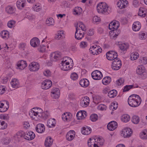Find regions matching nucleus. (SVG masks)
Returning a JSON list of instances; mask_svg holds the SVG:
<instances>
[{"label":"nucleus","instance_id":"obj_1","mask_svg":"<svg viewBox=\"0 0 147 147\" xmlns=\"http://www.w3.org/2000/svg\"><path fill=\"white\" fill-rule=\"evenodd\" d=\"M119 25V22L118 21L116 22L112 21L109 24L108 27L109 29L111 30L109 32L111 38L115 39L118 35L119 33L117 32V29Z\"/></svg>","mask_w":147,"mask_h":147},{"label":"nucleus","instance_id":"obj_2","mask_svg":"<svg viewBox=\"0 0 147 147\" xmlns=\"http://www.w3.org/2000/svg\"><path fill=\"white\" fill-rule=\"evenodd\" d=\"M142 100L140 97L138 95L133 94L130 96L128 100L129 105L132 107H136L141 104Z\"/></svg>","mask_w":147,"mask_h":147},{"label":"nucleus","instance_id":"obj_3","mask_svg":"<svg viewBox=\"0 0 147 147\" xmlns=\"http://www.w3.org/2000/svg\"><path fill=\"white\" fill-rule=\"evenodd\" d=\"M98 12L105 14H108L110 12L107 4L105 3H101L98 4L97 6Z\"/></svg>","mask_w":147,"mask_h":147},{"label":"nucleus","instance_id":"obj_4","mask_svg":"<svg viewBox=\"0 0 147 147\" xmlns=\"http://www.w3.org/2000/svg\"><path fill=\"white\" fill-rule=\"evenodd\" d=\"M42 112V110L39 108H37L36 109L35 108H33L29 112V115L30 117L34 120V118L35 117L41 116V113Z\"/></svg>","mask_w":147,"mask_h":147},{"label":"nucleus","instance_id":"obj_5","mask_svg":"<svg viewBox=\"0 0 147 147\" xmlns=\"http://www.w3.org/2000/svg\"><path fill=\"white\" fill-rule=\"evenodd\" d=\"M122 64L121 60L119 58L114 60L112 63V69L115 70H117L120 69Z\"/></svg>","mask_w":147,"mask_h":147},{"label":"nucleus","instance_id":"obj_6","mask_svg":"<svg viewBox=\"0 0 147 147\" xmlns=\"http://www.w3.org/2000/svg\"><path fill=\"white\" fill-rule=\"evenodd\" d=\"M132 134L131 129L129 128H125L122 131L121 136L124 138H128L130 137Z\"/></svg>","mask_w":147,"mask_h":147},{"label":"nucleus","instance_id":"obj_7","mask_svg":"<svg viewBox=\"0 0 147 147\" xmlns=\"http://www.w3.org/2000/svg\"><path fill=\"white\" fill-rule=\"evenodd\" d=\"M107 58L109 60H113L117 58V53L113 51H109L106 54Z\"/></svg>","mask_w":147,"mask_h":147},{"label":"nucleus","instance_id":"obj_8","mask_svg":"<svg viewBox=\"0 0 147 147\" xmlns=\"http://www.w3.org/2000/svg\"><path fill=\"white\" fill-rule=\"evenodd\" d=\"M92 78L95 80H98L101 79L102 77V73L98 70L93 71L91 74Z\"/></svg>","mask_w":147,"mask_h":147},{"label":"nucleus","instance_id":"obj_9","mask_svg":"<svg viewBox=\"0 0 147 147\" xmlns=\"http://www.w3.org/2000/svg\"><path fill=\"white\" fill-rule=\"evenodd\" d=\"M51 59L55 61L60 60L62 57L61 53L59 52H55L52 53L50 55Z\"/></svg>","mask_w":147,"mask_h":147},{"label":"nucleus","instance_id":"obj_10","mask_svg":"<svg viewBox=\"0 0 147 147\" xmlns=\"http://www.w3.org/2000/svg\"><path fill=\"white\" fill-rule=\"evenodd\" d=\"M136 72L137 74L138 75L141 76L143 75L144 76V78H146V73L145 72V69L143 65H141L138 66Z\"/></svg>","mask_w":147,"mask_h":147},{"label":"nucleus","instance_id":"obj_11","mask_svg":"<svg viewBox=\"0 0 147 147\" xmlns=\"http://www.w3.org/2000/svg\"><path fill=\"white\" fill-rule=\"evenodd\" d=\"M40 65L38 63L35 62H33L30 63L29 66V69L32 71H38Z\"/></svg>","mask_w":147,"mask_h":147},{"label":"nucleus","instance_id":"obj_12","mask_svg":"<svg viewBox=\"0 0 147 147\" xmlns=\"http://www.w3.org/2000/svg\"><path fill=\"white\" fill-rule=\"evenodd\" d=\"M67 60L62 61H61V69L64 71H67L69 70L72 67V65H69V62H66Z\"/></svg>","mask_w":147,"mask_h":147},{"label":"nucleus","instance_id":"obj_13","mask_svg":"<svg viewBox=\"0 0 147 147\" xmlns=\"http://www.w3.org/2000/svg\"><path fill=\"white\" fill-rule=\"evenodd\" d=\"M41 87L42 89L47 90L52 85V82L50 80H46L42 83Z\"/></svg>","mask_w":147,"mask_h":147},{"label":"nucleus","instance_id":"obj_14","mask_svg":"<svg viewBox=\"0 0 147 147\" xmlns=\"http://www.w3.org/2000/svg\"><path fill=\"white\" fill-rule=\"evenodd\" d=\"M60 95V90L57 88H53L51 92V96L54 98H58Z\"/></svg>","mask_w":147,"mask_h":147},{"label":"nucleus","instance_id":"obj_15","mask_svg":"<svg viewBox=\"0 0 147 147\" xmlns=\"http://www.w3.org/2000/svg\"><path fill=\"white\" fill-rule=\"evenodd\" d=\"M76 31L75 37L78 40L81 39L84 36V32H82L78 26H76Z\"/></svg>","mask_w":147,"mask_h":147},{"label":"nucleus","instance_id":"obj_16","mask_svg":"<svg viewBox=\"0 0 147 147\" xmlns=\"http://www.w3.org/2000/svg\"><path fill=\"white\" fill-rule=\"evenodd\" d=\"M117 126V123L114 121L109 122L107 125V127L110 131H113L115 130Z\"/></svg>","mask_w":147,"mask_h":147},{"label":"nucleus","instance_id":"obj_17","mask_svg":"<svg viewBox=\"0 0 147 147\" xmlns=\"http://www.w3.org/2000/svg\"><path fill=\"white\" fill-rule=\"evenodd\" d=\"M36 131L39 133H43L45 130V127L44 124L42 123L38 124L36 127Z\"/></svg>","mask_w":147,"mask_h":147},{"label":"nucleus","instance_id":"obj_18","mask_svg":"<svg viewBox=\"0 0 147 147\" xmlns=\"http://www.w3.org/2000/svg\"><path fill=\"white\" fill-rule=\"evenodd\" d=\"M35 136V134L32 131H30L27 133H25L24 138L26 140H30L33 139Z\"/></svg>","mask_w":147,"mask_h":147},{"label":"nucleus","instance_id":"obj_19","mask_svg":"<svg viewBox=\"0 0 147 147\" xmlns=\"http://www.w3.org/2000/svg\"><path fill=\"white\" fill-rule=\"evenodd\" d=\"M87 113L85 111H80L76 114V117L78 120L83 119L87 116Z\"/></svg>","mask_w":147,"mask_h":147},{"label":"nucleus","instance_id":"obj_20","mask_svg":"<svg viewBox=\"0 0 147 147\" xmlns=\"http://www.w3.org/2000/svg\"><path fill=\"white\" fill-rule=\"evenodd\" d=\"M128 1H124L123 0H121L117 2V5L119 8L122 9L126 7Z\"/></svg>","mask_w":147,"mask_h":147},{"label":"nucleus","instance_id":"obj_21","mask_svg":"<svg viewBox=\"0 0 147 147\" xmlns=\"http://www.w3.org/2000/svg\"><path fill=\"white\" fill-rule=\"evenodd\" d=\"M40 44L39 39L37 38H34L32 39L30 42V44L31 46L33 47L38 46Z\"/></svg>","mask_w":147,"mask_h":147},{"label":"nucleus","instance_id":"obj_22","mask_svg":"<svg viewBox=\"0 0 147 147\" xmlns=\"http://www.w3.org/2000/svg\"><path fill=\"white\" fill-rule=\"evenodd\" d=\"M17 65L19 69L22 70L27 66V64L26 61L21 60L18 62Z\"/></svg>","mask_w":147,"mask_h":147},{"label":"nucleus","instance_id":"obj_23","mask_svg":"<svg viewBox=\"0 0 147 147\" xmlns=\"http://www.w3.org/2000/svg\"><path fill=\"white\" fill-rule=\"evenodd\" d=\"M141 24L138 21H136L134 22L132 28L134 31H137L139 30L141 28Z\"/></svg>","mask_w":147,"mask_h":147},{"label":"nucleus","instance_id":"obj_24","mask_svg":"<svg viewBox=\"0 0 147 147\" xmlns=\"http://www.w3.org/2000/svg\"><path fill=\"white\" fill-rule=\"evenodd\" d=\"M89 99L88 97L86 96L82 98L80 102L81 105L82 107H86L89 103Z\"/></svg>","mask_w":147,"mask_h":147},{"label":"nucleus","instance_id":"obj_25","mask_svg":"<svg viewBox=\"0 0 147 147\" xmlns=\"http://www.w3.org/2000/svg\"><path fill=\"white\" fill-rule=\"evenodd\" d=\"M91 130L90 127L85 126L82 127L81 132L82 134L84 135H88L91 133Z\"/></svg>","mask_w":147,"mask_h":147},{"label":"nucleus","instance_id":"obj_26","mask_svg":"<svg viewBox=\"0 0 147 147\" xmlns=\"http://www.w3.org/2000/svg\"><path fill=\"white\" fill-rule=\"evenodd\" d=\"M41 116L37 117H35L34 118V120L37 121L39 120H40L41 118H42L44 119H46L48 117L49 113L47 111H46L44 112H42L41 113Z\"/></svg>","mask_w":147,"mask_h":147},{"label":"nucleus","instance_id":"obj_27","mask_svg":"<svg viewBox=\"0 0 147 147\" xmlns=\"http://www.w3.org/2000/svg\"><path fill=\"white\" fill-rule=\"evenodd\" d=\"M119 48L123 52L127 50L129 48V46L127 44L122 43L121 42H118Z\"/></svg>","mask_w":147,"mask_h":147},{"label":"nucleus","instance_id":"obj_28","mask_svg":"<svg viewBox=\"0 0 147 147\" xmlns=\"http://www.w3.org/2000/svg\"><path fill=\"white\" fill-rule=\"evenodd\" d=\"M56 123L55 120L54 119H50L47 121V125L50 128L53 127L55 126Z\"/></svg>","mask_w":147,"mask_h":147},{"label":"nucleus","instance_id":"obj_29","mask_svg":"<svg viewBox=\"0 0 147 147\" xmlns=\"http://www.w3.org/2000/svg\"><path fill=\"white\" fill-rule=\"evenodd\" d=\"M53 140L50 137H47L45 141V145L46 147H50L52 145Z\"/></svg>","mask_w":147,"mask_h":147},{"label":"nucleus","instance_id":"obj_30","mask_svg":"<svg viewBox=\"0 0 147 147\" xmlns=\"http://www.w3.org/2000/svg\"><path fill=\"white\" fill-rule=\"evenodd\" d=\"M89 81L86 79H81L80 82V85L82 87H86L89 84Z\"/></svg>","mask_w":147,"mask_h":147},{"label":"nucleus","instance_id":"obj_31","mask_svg":"<svg viewBox=\"0 0 147 147\" xmlns=\"http://www.w3.org/2000/svg\"><path fill=\"white\" fill-rule=\"evenodd\" d=\"M25 1V0H18L16 3L17 7L19 9H21V7H24Z\"/></svg>","mask_w":147,"mask_h":147},{"label":"nucleus","instance_id":"obj_32","mask_svg":"<svg viewBox=\"0 0 147 147\" xmlns=\"http://www.w3.org/2000/svg\"><path fill=\"white\" fill-rule=\"evenodd\" d=\"M25 133L23 131H20L17 132L14 136V137L18 139H20L21 138H24V135Z\"/></svg>","mask_w":147,"mask_h":147},{"label":"nucleus","instance_id":"obj_33","mask_svg":"<svg viewBox=\"0 0 147 147\" xmlns=\"http://www.w3.org/2000/svg\"><path fill=\"white\" fill-rule=\"evenodd\" d=\"M5 10L6 12L9 14H12L14 12L13 8L10 5H8L6 7Z\"/></svg>","mask_w":147,"mask_h":147},{"label":"nucleus","instance_id":"obj_34","mask_svg":"<svg viewBox=\"0 0 147 147\" xmlns=\"http://www.w3.org/2000/svg\"><path fill=\"white\" fill-rule=\"evenodd\" d=\"M9 32L7 30H3L0 33L1 37L5 39L9 37Z\"/></svg>","mask_w":147,"mask_h":147},{"label":"nucleus","instance_id":"obj_35","mask_svg":"<svg viewBox=\"0 0 147 147\" xmlns=\"http://www.w3.org/2000/svg\"><path fill=\"white\" fill-rule=\"evenodd\" d=\"M121 119L122 121L127 122L130 120V117L127 114H124L121 116Z\"/></svg>","mask_w":147,"mask_h":147},{"label":"nucleus","instance_id":"obj_36","mask_svg":"<svg viewBox=\"0 0 147 147\" xmlns=\"http://www.w3.org/2000/svg\"><path fill=\"white\" fill-rule=\"evenodd\" d=\"M4 103H6V106H5L4 107H0V112H4L6 111L9 108V102L6 100L4 101H3Z\"/></svg>","mask_w":147,"mask_h":147},{"label":"nucleus","instance_id":"obj_37","mask_svg":"<svg viewBox=\"0 0 147 147\" xmlns=\"http://www.w3.org/2000/svg\"><path fill=\"white\" fill-rule=\"evenodd\" d=\"M11 84L12 87L13 88H17L18 87L19 82L18 80L16 79L15 78L12 79L11 82Z\"/></svg>","mask_w":147,"mask_h":147},{"label":"nucleus","instance_id":"obj_38","mask_svg":"<svg viewBox=\"0 0 147 147\" xmlns=\"http://www.w3.org/2000/svg\"><path fill=\"white\" fill-rule=\"evenodd\" d=\"M117 94V92L115 90H113L110 91L108 93V95L110 98H113Z\"/></svg>","mask_w":147,"mask_h":147},{"label":"nucleus","instance_id":"obj_39","mask_svg":"<svg viewBox=\"0 0 147 147\" xmlns=\"http://www.w3.org/2000/svg\"><path fill=\"white\" fill-rule=\"evenodd\" d=\"M144 9L142 7H140L139 9L138 13V15L143 17H145L146 14V11H144Z\"/></svg>","mask_w":147,"mask_h":147},{"label":"nucleus","instance_id":"obj_40","mask_svg":"<svg viewBox=\"0 0 147 147\" xmlns=\"http://www.w3.org/2000/svg\"><path fill=\"white\" fill-rule=\"evenodd\" d=\"M111 81V78L109 76L105 77L102 80V83L105 85H107Z\"/></svg>","mask_w":147,"mask_h":147},{"label":"nucleus","instance_id":"obj_41","mask_svg":"<svg viewBox=\"0 0 147 147\" xmlns=\"http://www.w3.org/2000/svg\"><path fill=\"white\" fill-rule=\"evenodd\" d=\"M46 23L48 26L53 25L54 24V20L52 18H48L46 20Z\"/></svg>","mask_w":147,"mask_h":147},{"label":"nucleus","instance_id":"obj_42","mask_svg":"<svg viewBox=\"0 0 147 147\" xmlns=\"http://www.w3.org/2000/svg\"><path fill=\"white\" fill-rule=\"evenodd\" d=\"M82 9L80 7H76L74 9V14L75 15H79L81 13Z\"/></svg>","mask_w":147,"mask_h":147},{"label":"nucleus","instance_id":"obj_43","mask_svg":"<svg viewBox=\"0 0 147 147\" xmlns=\"http://www.w3.org/2000/svg\"><path fill=\"white\" fill-rule=\"evenodd\" d=\"M79 26L80 27V28H81V30H82V31H85L86 30V28L85 27V25L82 22H79L77 23V26Z\"/></svg>","mask_w":147,"mask_h":147},{"label":"nucleus","instance_id":"obj_44","mask_svg":"<svg viewBox=\"0 0 147 147\" xmlns=\"http://www.w3.org/2000/svg\"><path fill=\"white\" fill-rule=\"evenodd\" d=\"M140 138L143 139H147V130H144L140 135Z\"/></svg>","mask_w":147,"mask_h":147},{"label":"nucleus","instance_id":"obj_45","mask_svg":"<svg viewBox=\"0 0 147 147\" xmlns=\"http://www.w3.org/2000/svg\"><path fill=\"white\" fill-rule=\"evenodd\" d=\"M139 56V54L136 52L133 53L130 56V59L131 60L134 61L137 59Z\"/></svg>","mask_w":147,"mask_h":147},{"label":"nucleus","instance_id":"obj_46","mask_svg":"<svg viewBox=\"0 0 147 147\" xmlns=\"http://www.w3.org/2000/svg\"><path fill=\"white\" fill-rule=\"evenodd\" d=\"M7 127V123L3 121H0V129H6Z\"/></svg>","mask_w":147,"mask_h":147},{"label":"nucleus","instance_id":"obj_47","mask_svg":"<svg viewBox=\"0 0 147 147\" xmlns=\"http://www.w3.org/2000/svg\"><path fill=\"white\" fill-rule=\"evenodd\" d=\"M102 50V49H99V48L98 49H92V48H90L89 49L90 53L93 55H95V54L97 55L99 53H98V50Z\"/></svg>","mask_w":147,"mask_h":147},{"label":"nucleus","instance_id":"obj_48","mask_svg":"<svg viewBox=\"0 0 147 147\" xmlns=\"http://www.w3.org/2000/svg\"><path fill=\"white\" fill-rule=\"evenodd\" d=\"M140 119L139 117L136 115H134L132 117V122L136 124H137L139 123Z\"/></svg>","mask_w":147,"mask_h":147},{"label":"nucleus","instance_id":"obj_49","mask_svg":"<svg viewBox=\"0 0 147 147\" xmlns=\"http://www.w3.org/2000/svg\"><path fill=\"white\" fill-rule=\"evenodd\" d=\"M63 34V31H58V33L56 34L55 38L57 40L60 39L61 37H63L62 35Z\"/></svg>","mask_w":147,"mask_h":147},{"label":"nucleus","instance_id":"obj_50","mask_svg":"<svg viewBox=\"0 0 147 147\" xmlns=\"http://www.w3.org/2000/svg\"><path fill=\"white\" fill-rule=\"evenodd\" d=\"M16 23V21L14 20H10L7 23V26L9 28H12L15 26Z\"/></svg>","mask_w":147,"mask_h":147},{"label":"nucleus","instance_id":"obj_51","mask_svg":"<svg viewBox=\"0 0 147 147\" xmlns=\"http://www.w3.org/2000/svg\"><path fill=\"white\" fill-rule=\"evenodd\" d=\"M98 118V117L97 114H94L92 115L90 117V119L93 122L96 121Z\"/></svg>","mask_w":147,"mask_h":147},{"label":"nucleus","instance_id":"obj_52","mask_svg":"<svg viewBox=\"0 0 147 147\" xmlns=\"http://www.w3.org/2000/svg\"><path fill=\"white\" fill-rule=\"evenodd\" d=\"M70 134V132H67L66 136V139L69 141H71L74 138L73 136L71 135Z\"/></svg>","mask_w":147,"mask_h":147},{"label":"nucleus","instance_id":"obj_53","mask_svg":"<svg viewBox=\"0 0 147 147\" xmlns=\"http://www.w3.org/2000/svg\"><path fill=\"white\" fill-rule=\"evenodd\" d=\"M134 87V85H126L125 86L123 90V92H125L129 91L131 89Z\"/></svg>","mask_w":147,"mask_h":147},{"label":"nucleus","instance_id":"obj_54","mask_svg":"<svg viewBox=\"0 0 147 147\" xmlns=\"http://www.w3.org/2000/svg\"><path fill=\"white\" fill-rule=\"evenodd\" d=\"M139 62L140 63L146 64H147V57H143L139 60Z\"/></svg>","mask_w":147,"mask_h":147},{"label":"nucleus","instance_id":"obj_55","mask_svg":"<svg viewBox=\"0 0 147 147\" xmlns=\"http://www.w3.org/2000/svg\"><path fill=\"white\" fill-rule=\"evenodd\" d=\"M124 80L123 78H120L116 81V84L118 86L121 85L124 82Z\"/></svg>","mask_w":147,"mask_h":147},{"label":"nucleus","instance_id":"obj_56","mask_svg":"<svg viewBox=\"0 0 147 147\" xmlns=\"http://www.w3.org/2000/svg\"><path fill=\"white\" fill-rule=\"evenodd\" d=\"M70 77L73 80H76L77 79L78 76L76 73H73L71 74Z\"/></svg>","mask_w":147,"mask_h":147},{"label":"nucleus","instance_id":"obj_57","mask_svg":"<svg viewBox=\"0 0 147 147\" xmlns=\"http://www.w3.org/2000/svg\"><path fill=\"white\" fill-rule=\"evenodd\" d=\"M139 38L141 39H145L146 35L145 33L141 32L139 34Z\"/></svg>","mask_w":147,"mask_h":147},{"label":"nucleus","instance_id":"obj_58","mask_svg":"<svg viewBox=\"0 0 147 147\" xmlns=\"http://www.w3.org/2000/svg\"><path fill=\"white\" fill-rule=\"evenodd\" d=\"M39 50H40V51L42 52H43L45 51V46L43 44H41L38 48Z\"/></svg>","mask_w":147,"mask_h":147},{"label":"nucleus","instance_id":"obj_59","mask_svg":"<svg viewBox=\"0 0 147 147\" xmlns=\"http://www.w3.org/2000/svg\"><path fill=\"white\" fill-rule=\"evenodd\" d=\"M43 74L45 76L49 77L51 76V72L49 70L47 69L44 71Z\"/></svg>","mask_w":147,"mask_h":147},{"label":"nucleus","instance_id":"obj_60","mask_svg":"<svg viewBox=\"0 0 147 147\" xmlns=\"http://www.w3.org/2000/svg\"><path fill=\"white\" fill-rule=\"evenodd\" d=\"M87 46V43L86 42H82L80 44V47L82 48H84Z\"/></svg>","mask_w":147,"mask_h":147},{"label":"nucleus","instance_id":"obj_61","mask_svg":"<svg viewBox=\"0 0 147 147\" xmlns=\"http://www.w3.org/2000/svg\"><path fill=\"white\" fill-rule=\"evenodd\" d=\"M5 91V88L3 86H0V94H3Z\"/></svg>","mask_w":147,"mask_h":147},{"label":"nucleus","instance_id":"obj_62","mask_svg":"<svg viewBox=\"0 0 147 147\" xmlns=\"http://www.w3.org/2000/svg\"><path fill=\"white\" fill-rule=\"evenodd\" d=\"M94 141V139H92L91 138L89 139L88 142V144L89 147H90V146L89 145H91L92 146L93 145Z\"/></svg>","mask_w":147,"mask_h":147},{"label":"nucleus","instance_id":"obj_63","mask_svg":"<svg viewBox=\"0 0 147 147\" xmlns=\"http://www.w3.org/2000/svg\"><path fill=\"white\" fill-rule=\"evenodd\" d=\"M72 117V115L71 113H68V115L67 117L66 118V121H70Z\"/></svg>","mask_w":147,"mask_h":147},{"label":"nucleus","instance_id":"obj_64","mask_svg":"<svg viewBox=\"0 0 147 147\" xmlns=\"http://www.w3.org/2000/svg\"><path fill=\"white\" fill-rule=\"evenodd\" d=\"M93 21L95 22H98L100 21V19L99 17L97 16H95L93 18Z\"/></svg>","mask_w":147,"mask_h":147}]
</instances>
